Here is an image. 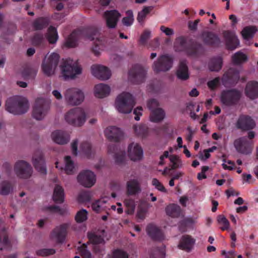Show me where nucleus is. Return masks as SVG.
<instances>
[{
    "label": "nucleus",
    "instance_id": "nucleus-54",
    "mask_svg": "<svg viewBox=\"0 0 258 258\" xmlns=\"http://www.w3.org/2000/svg\"><path fill=\"white\" fill-rule=\"evenodd\" d=\"M112 258H128V254L123 250L117 249L113 252Z\"/></svg>",
    "mask_w": 258,
    "mask_h": 258
},
{
    "label": "nucleus",
    "instance_id": "nucleus-31",
    "mask_svg": "<svg viewBox=\"0 0 258 258\" xmlns=\"http://www.w3.org/2000/svg\"><path fill=\"white\" fill-rule=\"evenodd\" d=\"M146 70L140 66H137L132 68L130 71V75L137 80L142 81L145 77Z\"/></svg>",
    "mask_w": 258,
    "mask_h": 258
},
{
    "label": "nucleus",
    "instance_id": "nucleus-1",
    "mask_svg": "<svg viewBox=\"0 0 258 258\" xmlns=\"http://www.w3.org/2000/svg\"><path fill=\"white\" fill-rule=\"evenodd\" d=\"M6 109L9 112L15 115L25 113L29 109L28 100L20 96L11 97L6 101Z\"/></svg>",
    "mask_w": 258,
    "mask_h": 258
},
{
    "label": "nucleus",
    "instance_id": "nucleus-51",
    "mask_svg": "<svg viewBox=\"0 0 258 258\" xmlns=\"http://www.w3.org/2000/svg\"><path fill=\"white\" fill-rule=\"evenodd\" d=\"M165 255V250L164 247L155 249L152 254V258H164Z\"/></svg>",
    "mask_w": 258,
    "mask_h": 258
},
{
    "label": "nucleus",
    "instance_id": "nucleus-60",
    "mask_svg": "<svg viewBox=\"0 0 258 258\" xmlns=\"http://www.w3.org/2000/svg\"><path fill=\"white\" fill-rule=\"evenodd\" d=\"M219 81L220 79L219 78H215L214 79L208 82V86L210 89H214L218 85Z\"/></svg>",
    "mask_w": 258,
    "mask_h": 258
},
{
    "label": "nucleus",
    "instance_id": "nucleus-21",
    "mask_svg": "<svg viewBox=\"0 0 258 258\" xmlns=\"http://www.w3.org/2000/svg\"><path fill=\"white\" fill-rule=\"evenodd\" d=\"M110 93V87L103 83L99 84L95 86L94 93L96 97L103 98L108 96Z\"/></svg>",
    "mask_w": 258,
    "mask_h": 258
},
{
    "label": "nucleus",
    "instance_id": "nucleus-8",
    "mask_svg": "<svg viewBox=\"0 0 258 258\" xmlns=\"http://www.w3.org/2000/svg\"><path fill=\"white\" fill-rule=\"evenodd\" d=\"M49 109L48 103L43 98H38L33 108L32 116L37 120L43 119Z\"/></svg>",
    "mask_w": 258,
    "mask_h": 258
},
{
    "label": "nucleus",
    "instance_id": "nucleus-41",
    "mask_svg": "<svg viewBox=\"0 0 258 258\" xmlns=\"http://www.w3.org/2000/svg\"><path fill=\"white\" fill-rule=\"evenodd\" d=\"M218 224L221 226L220 228L222 230H228L230 227V223L226 217L222 215H219L217 217Z\"/></svg>",
    "mask_w": 258,
    "mask_h": 258
},
{
    "label": "nucleus",
    "instance_id": "nucleus-58",
    "mask_svg": "<svg viewBox=\"0 0 258 258\" xmlns=\"http://www.w3.org/2000/svg\"><path fill=\"white\" fill-rule=\"evenodd\" d=\"M151 36V32L149 30H145L141 36L140 41L142 43L145 44L148 39Z\"/></svg>",
    "mask_w": 258,
    "mask_h": 258
},
{
    "label": "nucleus",
    "instance_id": "nucleus-42",
    "mask_svg": "<svg viewBox=\"0 0 258 258\" xmlns=\"http://www.w3.org/2000/svg\"><path fill=\"white\" fill-rule=\"evenodd\" d=\"M153 9L152 6L145 7L141 11L139 12L137 20L139 22L141 23L143 21L146 16L150 13Z\"/></svg>",
    "mask_w": 258,
    "mask_h": 258
},
{
    "label": "nucleus",
    "instance_id": "nucleus-9",
    "mask_svg": "<svg viewBox=\"0 0 258 258\" xmlns=\"http://www.w3.org/2000/svg\"><path fill=\"white\" fill-rule=\"evenodd\" d=\"M16 174L21 178L27 179L32 174L33 169L30 164L23 160L17 161L14 166Z\"/></svg>",
    "mask_w": 258,
    "mask_h": 258
},
{
    "label": "nucleus",
    "instance_id": "nucleus-50",
    "mask_svg": "<svg viewBox=\"0 0 258 258\" xmlns=\"http://www.w3.org/2000/svg\"><path fill=\"white\" fill-rule=\"evenodd\" d=\"M12 188L10 184L7 182H4L0 183V194L2 195L8 194Z\"/></svg>",
    "mask_w": 258,
    "mask_h": 258
},
{
    "label": "nucleus",
    "instance_id": "nucleus-11",
    "mask_svg": "<svg viewBox=\"0 0 258 258\" xmlns=\"http://www.w3.org/2000/svg\"><path fill=\"white\" fill-rule=\"evenodd\" d=\"M172 61L171 58L167 55L160 56L153 66L155 72L167 71L172 67Z\"/></svg>",
    "mask_w": 258,
    "mask_h": 258
},
{
    "label": "nucleus",
    "instance_id": "nucleus-59",
    "mask_svg": "<svg viewBox=\"0 0 258 258\" xmlns=\"http://www.w3.org/2000/svg\"><path fill=\"white\" fill-rule=\"evenodd\" d=\"M148 105L151 111H153V110H155L157 108H159L158 102L155 99H152L149 101Z\"/></svg>",
    "mask_w": 258,
    "mask_h": 258
},
{
    "label": "nucleus",
    "instance_id": "nucleus-30",
    "mask_svg": "<svg viewBox=\"0 0 258 258\" xmlns=\"http://www.w3.org/2000/svg\"><path fill=\"white\" fill-rule=\"evenodd\" d=\"M108 199L102 198L96 201L92 204V210L96 213H100L107 209Z\"/></svg>",
    "mask_w": 258,
    "mask_h": 258
},
{
    "label": "nucleus",
    "instance_id": "nucleus-28",
    "mask_svg": "<svg viewBox=\"0 0 258 258\" xmlns=\"http://www.w3.org/2000/svg\"><path fill=\"white\" fill-rule=\"evenodd\" d=\"M195 242L196 240L191 236L184 235L182 237L178 246L182 249L189 250L192 247Z\"/></svg>",
    "mask_w": 258,
    "mask_h": 258
},
{
    "label": "nucleus",
    "instance_id": "nucleus-4",
    "mask_svg": "<svg viewBox=\"0 0 258 258\" xmlns=\"http://www.w3.org/2000/svg\"><path fill=\"white\" fill-rule=\"evenodd\" d=\"M135 105V101L133 95L127 92H122L119 94L115 100L114 106L120 113L128 114L131 112Z\"/></svg>",
    "mask_w": 258,
    "mask_h": 258
},
{
    "label": "nucleus",
    "instance_id": "nucleus-15",
    "mask_svg": "<svg viewBox=\"0 0 258 258\" xmlns=\"http://www.w3.org/2000/svg\"><path fill=\"white\" fill-rule=\"evenodd\" d=\"M91 71L93 76L100 80H107L111 76L110 71L104 66L100 64L93 65L91 67Z\"/></svg>",
    "mask_w": 258,
    "mask_h": 258
},
{
    "label": "nucleus",
    "instance_id": "nucleus-12",
    "mask_svg": "<svg viewBox=\"0 0 258 258\" xmlns=\"http://www.w3.org/2000/svg\"><path fill=\"white\" fill-rule=\"evenodd\" d=\"M240 96V93L237 90L223 91L221 94V101L225 105H230L237 101Z\"/></svg>",
    "mask_w": 258,
    "mask_h": 258
},
{
    "label": "nucleus",
    "instance_id": "nucleus-22",
    "mask_svg": "<svg viewBox=\"0 0 258 258\" xmlns=\"http://www.w3.org/2000/svg\"><path fill=\"white\" fill-rule=\"evenodd\" d=\"M226 44L229 49H235L239 45V41L235 33L229 31L224 33Z\"/></svg>",
    "mask_w": 258,
    "mask_h": 258
},
{
    "label": "nucleus",
    "instance_id": "nucleus-6",
    "mask_svg": "<svg viewBox=\"0 0 258 258\" xmlns=\"http://www.w3.org/2000/svg\"><path fill=\"white\" fill-rule=\"evenodd\" d=\"M66 103L71 106L78 105L82 103L85 99L83 90L79 88L73 87L67 89L64 93Z\"/></svg>",
    "mask_w": 258,
    "mask_h": 258
},
{
    "label": "nucleus",
    "instance_id": "nucleus-16",
    "mask_svg": "<svg viewBox=\"0 0 258 258\" xmlns=\"http://www.w3.org/2000/svg\"><path fill=\"white\" fill-rule=\"evenodd\" d=\"M234 145L238 152L243 154H248L252 150L251 143L247 141L245 138L236 139L234 142Z\"/></svg>",
    "mask_w": 258,
    "mask_h": 258
},
{
    "label": "nucleus",
    "instance_id": "nucleus-63",
    "mask_svg": "<svg viewBox=\"0 0 258 258\" xmlns=\"http://www.w3.org/2000/svg\"><path fill=\"white\" fill-rule=\"evenodd\" d=\"M234 76L233 70H229L228 72L224 74L222 78L223 81H226L228 78L233 79Z\"/></svg>",
    "mask_w": 258,
    "mask_h": 258
},
{
    "label": "nucleus",
    "instance_id": "nucleus-17",
    "mask_svg": "<svg viewBox=\"0 0 258 258\" xmlns=\"http://www.w3.org/2000/svg\"><path fill=\"white\" fill-rule=\"evenodd\" d=\"M88 237L89 241L94 245L93 249L96 254L101 253L104 250V247L102 245H99V244L104 243L103 237L93 233H89Z\"/></svg>",
    "mask_w": 258,
    "mask_h": 258
},
{
    "label": "nucleus",
    "instance_id": "nucleus-5",
    "mask_svg": "<svg viewBox=\"0 0 258 258\" xmlns=\"http://www.w3.org/2000/svg\"><path fill=\"white\" fill-rule=\"evenodd\" d=\"M86 117V112L81 108L71 109L64 115V120L68 123L76 126L84 124Z\"/></svg>",
    "mask_w": 258,
    "mask_h": 258
},
{
    "label": "nucleus",
    "instance_id": "nucleus-48",
    "mask_svg": "<svg viewBox=\"0 0 258 258\" xmlns=\"http://www.w3.org/2000/svg\"><path fill=\"white\" fill-rule=\"evenodd\" d=\"M174 47L176 51L184 50L185 47V42L183 38L179 37L176 39Z\"/></svg>",
    "mask_w": 258,
    "mask_h": 258
},
{
    "label": "nucleus",
    "instance_id": "nucleus-23",
    "mask_svg": "<svg viewBox=\"0 0 258 258\" xmlns=\"http://www.w3.org/2000/svg\"><path fill=\"white\" fill-rule=\"evenodd\" d=\"M255 125L254 121L250 117L246 116H240L237 123L238 128L243 130H248L253 128Z\"/></svg>",
    "mask_w": 258,
    "mask_h": 258
},
{
    "label": "nucleus",
    "instance_id": "nucleus-3",
    "mask_svg": "<svg viewBox=\"0 0 258 258\" xmlns=\"http://www.w3.org/2000/svg\"><path fill=\"white\" fill-rule=\"evenodd\" d=\"M98 33L96 31H82L78 30L74 31L66 39L64 46L68 48H73L77 46L78 40L81 37L86 40L91 41L98 40Z\"/></svg>",
    "mask_w": 258,
    "mask_h": 258
},
{
    "label": "nucleus",
    "instance_id": "nucleus-64",
    "mask_svg": "<svg viewBox=\"0 0 258 258\" xmlns=\"http://www.w3.org/2000/svg\"><path fill=\"white\" fill-rule=\"evenodd\" d=\"M204 153H201L199 156L200 159L202 160H206L208 159L210 157V152L207 150H205L204 151Z\"/></svg>",
    "mask_w": 258,
    "mask_h": 258
},
{
    "label": "nucleus",
    "instance_id": "nucleus-20",
    "mask_svg": "<svg viewBox=\"0 0 258 258\" xmlns=\"http://www.w3.org/2000/svg\"><path fill=\"white\" fill-rule=\"evenodd\" d=\"M32 163L36 169L41 174H46L47 170L44 164V160L41 153L35 154L32 158Z\"/></svg>",
    "mask_w": 258,
    "mask_h": 258
},
{
    "label": "nucleus",
    "instance_id": "nucleus-37",
    "mask_svg": "<svg viewBox=\"0 0 258 258\" xmlns=\"http://www.w3.org/2000/svg\"><path fill=\"white\" fill-rule=\"evenodd\" d=\"M64 169L66 173L68 174H73L74 172L75 165L70 156H66L64 158Z\"/></svg>",
    "mask_w": 258,
    "mask_h": 258
},
{
    "label": "nucleus",
    "instance_id": "nucleus-29",
    "mask_svg": "<svg viewBox=\"0 0 258 258\" xmlns=\"http://www.w3.org/2000/svg\"><path fill=\"white\" fill-rule=\"evenodd\" d=\"M67 226V225H64L56 228L51 233V238L55 239L58 242H63L64 239V233Z\"/></svg>",
    "mask_w": 258,
    "mask_h": 258
},
{
    "label": "nucleus",
    "instance_id": "nucleus-32",
    "mask_svg": "<svg viewBox=\"0 0 258 258\" xmlns=\"http://www.w3.org/2000/svg\"><path fill=\"white\" fill-rule=\"evenodd\" d=\"M52 199L56 203H61L64 201V192L62 186L59 185H56L55 186Z\"/></svg>",
    "mask_w": 258,
    "mask_h": 258
},
{
    "label": "nucleus",
    "instance_id": "nucleus-62",
    "mask_svg": "<svg viewBox=\"0 0 258 258\" xmlns=\"http://www.w3.org/2000/svg\"><path fill=\"white\" fill-rule=\"evenodd\" d=\"M143 108L141 107H138L134 110V114L135 115V119L139 120L140 116L142 115Z\"/></svg>",
    "mask_w": 258,
    "mask_h": 258
},
{
    "label": "nucleus",
    "instance_id": "nucleus-7",
    "mask_svg": "<svg viewBox=\"0 0 258 258\" xmlns=\"http://www.w3.org/2000/svg\"><path fill=\"white\" fill-rule=\"evenodd\" d=\"M59 55L56 53L47 54L42 64L43 73L47 76L54 75L59 61Z\"/></svg>",
    "mask_w": 258,
    "mask_h": 258
},
{
    "label": "nucleus",
    "instance_id": "nucleus-33",
    "mask_svg": "<svg viewBox=\"0 0 258 258\" xmlns=\"http://www.w3.org/2000/svg\"><path fill=\"white\" fill-rule=\"evenodd\" d=\"M177 76L181 80H186L189 76L188 69L185 62H180L177 71Z\"/></svg>",
    "mask_w": 258,
    "mask_h": 258
},
{
    "label": "nucleus",
    "instance_id": "nucleus-53",
    "mask_svg": "<svg viewBox=\"0 0 258 258\" xmlns=\"http://www.w3.org/2000/svg\"><path fill=\"white\" fill-rule=\"evenodd\" d=\"M152 184L156 188L160 191L163 192H166L167 191L163 184L157 179L153 178L152 180Z\"/></svg>",
    "mask_w": 258,
    "mask_h": 258
},
{
    "label": "nucleus",
    "instance_id": "nucleus-14",
    "mask_svg": "<svg viewBox=\"0 0 258 258\" xmlns=\"http://www.w3.org/2000/svg\"><path fill=\"white\" fill-rule=\"evenodd\" d=\"M50 137L55 143L59 145L67 144L70 140V134L65 131L56 130L52 132Z\"/></svg>",
    "mask_w": 258,
    "mask_h": 258
},
{
    "label": "nucleus",
    "instance_id": "nucleus-36",
    "mask_svg": "<svg viewBox=\"0 0 258 258\" xmlns=\"http://www.w3.org/2000/svg\"><path fill=\"white\" fill-rule=\"evenodd\" d=\"M222 59L221 57L212 59L209 62L208 67L211 71H219L222 68Z\"/></svg>",
    "mask_w": 258,
    "mask_h": 258
},
{
    "label": "nucleus",
    "instance_id": "nucleus-47",
    "mask_svg": "<svg viewBox=\"0 0 258 258\" xmlns=\"http://www.w3.org/2000/svg\"><path fill=\"white\" fill-rule=\"evenodd\" d=\"M169 157L170 161L172 164V169H175L181 166L182 162L179 157L175 155L170 156Z\"/></svg>",
    "mask_w": 258,
    "mask_h": 258
},
{
    "label": "nucleus",
    "instance_id": "nucleus-40",
    "mask_svg": "<svg viewBox=\"0 0 258 258\" xmlns=\"http://www.w3.org/2000/svg\"><path fill=\"white\" fill-rule=\"evenodd\" d=\"M133 130L135 133L139 136L145 137L148 132L147 127L142 124H135L133 126Z\"/></svg>",
    "mask_w": 258,
    "mask_h": 258
},
{
    "label": "nucleus",
    "instance_id": "nucleus-25",
    "mask_svg": "<svg viewBox=\"0 0 258 258\" xmlns=\"http://www.w3.org/2000/svg\"><path fill=\"white\" fill-rule=\"evenodd\" d=\"M108 152L110 154H113V157L116 163L121 164L125 161V153L124 151L118 149L117 147L115 146H109Z\"/></svg>",
    "mask_w": 258,
    "mask_h": 258
},
{
    "label": "nucleus",
    "instance_id": "nucleus-38",
    "mask_svg": "<svg viewBox=\"0 0 258 258\" xmlns=\"http://www.w3.org/2000/svg\"><path fill=\"white\" fill-rule=\"evenodd\" d=\"M47 39L50 43H54L58 39L56 30L54 27H50L48 29Z\"/></svg>",
    "mask_w": 258,
    "mask_h": 258
},
{
    "label": "nucleus",
    "instance_id": "nucleus-26",
    "mask_svg": "<svg viewBox=\"0 0 258 258\" xmlns=\"http://www.w3.org/2000/svg\"><path fill=\"white\" fill-rule=\"evenodd\" d=\"M245 93L246 96L254 99L258 97V83L251 81L248 82L246 86Z\"/></svg>",
    "mask_w": 258,
    "mask_h": 258
},
{
    "label": "nucleus",
    "instance_id": "nucleus-44",
    "mask_svg": "<svg viewBox=\"0 0 258 258\" xmlns=\"http://www.w3.org/2000/svg\"><path fill=\"white\" fill-rule=\"evenodd\" d=\"M88 212L86 210L82 209L77 212L75 219L78 223H81L87 220Z\"/></svg>",
    "mask_w": 258,
    "mask_h": 258
},
{
    "label": "nucleus",
    "instance_id": "nucleus-61",
    "mask_svg": "<svg viewBox=\"0 0 258 258\" xmlns=\"http://www.w3.org/2000/svg\"><path fill=\"white\" fill-rule=\"evenodd\" d=\"M160 29V30L167 36H171L174 34V30L171 28L161 26Z\"/></svg>",
    "mask_w": 258,
    "mask_h": 258
},
{
    "label": "nucleus",
    "instance_id": "nucleus-35",
    "mask_svg": "<svg viewBox=\"0 0 258 258\" xmlns=\"http://www.w3.org/2000/svg\"><path fill=\"white\" fill-rule=\"evenodd\" d=\"M164 116L165 114L163 110L160 108H157L156 109L151 111L150 119L152 122H157L163 120Z\"/></svg>",
    "mask_w": 258,
    "mask_h": 258
},
{
    "label": "nucleus",
    "instance_id": "nucleus-43",
    "mask_svg": "<svg viewBox=\"0 0 258 258\" xmlns=\"http://www.w3.org/2000/svg\"><path fill=\"white\" fill-rule=\"evenodd\" d=\"M247 60V56L240 52L236 53L233 56V60L236 64H239Z\"/></svg>",
    "mask_w": 258,
    "mask_h": 258
},
{
    "label": "nucleus",
    "instance_id": "nucleus-39",
    "mask_svg": "<svg viewBox=\"0 0 258 258\" xmlns=\"http://www.w3.org/2000/svg\"><path fill=\"white\" fill-rule=\"evenodd\" d=\"M165 210L168 215L171 217H175L179 214L180 208L177 205L171 204L166 208Z\"/></svg>",
    "mask_w": 258,
    "mask_h": 258
},
{
    "label": "nucleus",
    "instance_id": "nucleus-2",
    "mask_svg": "<svg viewBox=\"0 0 258 258\" xmlns=\"http://www.w3.org/2000/svg\"><path fill=\"white\" fill-rule=\"evenodd\" d=\"M59 69L60 77L65 80L74 79L82 72L80 66L71 59L62 61L59 66Z\"/></svg>",
    "mask_w": 258,
    "mask_h": 258
},
{
    "label": "nucleus",
    "instance_id": "nucleus-24",
    "mask_svg": "<svg viewBox=\"0 0 258 258\" xmlns=\"http://www.w3.org/2000/svg\"><path fill=\"white\" fill-rule=\"evenodd\" d=\"M104 134L110 140H117L123 136V132L117 127L109 126L105 130Z\"/></svg>",
    "mask_w": 258,
    "mask_h": 258
},
{
    "label": "nucleus",
    "instance_id": "nucleus-52",
    "mask_svg": "<svg viewBox=\"0 0 258 258\" xmlns=\"http://www.w3.org/2000/svg\"><path fill=\"white\" fill-rule=\"evenodd\" d=\"M47 24V20L44 18H40L36 20L33 24L34 27L36 30H40Z\"/></svg>",
    "mask_w": 258,
    "mask_h": 258
},
{
    "label": "nucleus",
    "instance_id": "nucleus-18",
    "mask_svg": "<svg viewBox=\"0 0 258 258\" xmlns=\"http://www.w3.org/2000/svg\"><path fill=\"white\" fill-rule=\"evenodd\" d=\"M127 193L130 195H135L141 191L140 180L138 178L129 179L126 182Z\"/></svg>",
    "mask_w": 258,
    "mask_h": 258
},
{
    "label": "nucleus",
    "instance_id": "nucleus-57",
    "mask_svg": "<svg viewBox=\"0 0 258 258\" xmlns=\"http://www.w3.org/2000/svg\"><path fill=\"white\" fill-rule=\"evenodd\" d=\"M223 162L222 166L224 169L231 170L234 168V163L231 161L223 159Z\"/></svg>",
    "mask_w": 258,
    "mask_h": 258
},
{
    "label": "nucleus",
    "instance_id": "nucleus-34",
    "mask_svg": "<svg viewBox=\"0 0 258 258\" xmlns=\"http://www.w3.org/2000/svg\"><path fill=\"white\" fill-rule=\"evenodd\" d=\"M257 29L254 26H247L245 27L241 31V34L243 39L248 41L250 39H252L254 34L256 32Z\"/></svg>",
    "mask_w": 258,
    "mask_h": 258
},
{
    "label": "nucleus",
    "instance_id": "nucleus-19",
    "mask_svg": "<svg viewBox=\"0 0 258 258\" xmlns=\"http://www.w3.org/2000/svg\"><path fill=\"white\" fill-rule=\"evenodd\" d=\"M104 16L108 27L114 28L115 27L118 19L120 17V14L115 10L106 11Z\"/></svg>",
    "mask_w": 258,
    "mask_h": 258
},
{
    "label": "nucleus",
    "instance_id": "nucleus-45",
    "mask_svg": "<svg viewBox=\"0 0 258 258\" xmlns=\"http://www.w3.org/2000/svg\"><path fill=\"white\" fill-rule=\"evenodd\" d=\"M78 253H80L83 258H94L85 245H81L78 248Z\"/></svg>",
    "mask_w": 258,
    "mask_h": 258
},
{
    "label": "nucleus",
    "instance_id": "nucleus-13",
    "mask_svg": "<svg viewBox=\"0 0 258 258\" xmlns=\"http://www.w3.org/2000/svg\"><path fill=\"white\" fill-rule=\"evenodd\" d=\"M127 154L130 159L134 161H140L143 158V151L137 143H132L128 146Z\"/></svg>",
    "mask_w": 258,
    "mask_h": 258
},
{
    "label": "nucleus",
    "instance_id": "nucleus-49",
    "mask_svg": "<svg viewBox=\"0 0 258 258\" xmlns=\"http://www.w3.org/2000/svg\"><path fill=\"white\" fill-rule=\"evenodd\" d=\"M124 204L127 208L126 212L128 214H132L134 213L135 209V204L134 200L129 199L124 201Z\"/></svg>",
    "mask_w": 258,
    "mask_h": 258
},
{
    "label": "nucleus",
    "instance_id": "nucleus-56",
    "mask_svg": "<svg viewBox=\"0 0 258 258\" xmlns=\"http://www.w3.org/2000/svg\"><path fill=\"white\" fill-rule=\"evenodd\" d=\"M81 150L86 155H88L91 151V147L89 143H84L80 146Z\"/></svg>",
    "mask_w": 258,
    "mask_h": 258
},
{
    "label": "nucleus",
    "instance_id": "nucleus-27",
    "mask_svg": "<svg viewBox=\"0 0 258 258\" xmlns=\"http://www.w3.org/2000/svg\"><path fill=\"white\" fill-rule=\"evenodd\" d=\"M146 232L149 236L155 240H161L163 235L161 230L154 224H149L147 226Z\"/></svg>",
    "mask_w": 258,
    "mask_h": 258
},
{
    "label": "nucleus",
    "instance_id": "nucleus-55",
    "mask_svg": "<svg viewBox=\"0 0 258 258\" xmlns=\"http://www.w3.org/2000/svg\"><path fill=\"white\" fill-rule=\"evenodd\" d=\"M55 252L53 249H42L37 251V254L39 255L45 256L53 254Z\"/></svg>",
    "mask_w": 258,
    "mask_h": 258
},
{
    "label": "nucleus",
    "instance_id": "nucleus-10",
    "mask_svg": "<svg viewBox=\"0 0 258 258\" xmlns=\"http://www.w3.org/2000/svg\"><path fill=\"white\" fill-rule=\"evenodd\" d=\"M78 182L86 187L93 186L96 181V176L91 170H86L81 172L77 176Z\"/></svg>",
    "mask_w": 258,
    "mask_h": 258
},
{
    "label": "nucleus",
    "instance_id": "nucleus-46",
    "mask_svg": "<svg viewBox=\"0 0 258 258\" xmlns=\"http://www.w3.org/2000/svg\"><path fill=\"white\" fill-rule=\"evenodd\" d=\"M126 14L127 16L123 18L122 21L124 25L129 26L133 23L134 20L133 13L131 10H128Z\"/></svg>",
    "mask_w": 258,
    "mask_h": 258
}]
</instances>
